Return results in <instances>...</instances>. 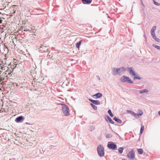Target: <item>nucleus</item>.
<instances>
[{
    "instance_id": "obj_1",
    "label": "nucleus",
    "mask_w": 160,
    "mask_h": 160,
    "mask_svg": "<svg viewBox=\"0 0 160 160\" xmlns=\"http://www.w3.org/2000/svg\"><path fill=\"white\" fill-rule=\"evenodd\" d=\"M112 75L114 76L118 75L120 76L126 71V69L124 67H122L118 68L113 67L112 68Z\"/></svg>"
},
{
    "instance_id": "obj_2",
    "label": "nucleus",
    "mask_w": 160,
    "mask_h": 160,
    "mask_svg": "<svg viewBox=\"0 0 160 160\" xmlns=\"http://www.w3.org/2000/svg\"><path fill=\"white\" fill-rule=\"evenodd\" d=\"M62 106V110L63 113L65 116H69L70 113V111L68 106L63 104H61Z\"/></svg>"
},
{
    "instance_id": "obj_3",
    "label": "nucleus",
    "mask_w": 160,
    "mask_h": 160,
    "mask_svg": "<svg viewBox=\"0 0 160 160\" xmlns=\"http://www.w3.org/2000/svg\"><path fill=\"white\" fill-rule=\"evenodd\" d=\"M120 81L122 82H127L130 84H132L133 83V81L129 77L125 76H122L120 78Z\"/></svg>"
},
{
    "instance_id": "obj_4",
    "label": "nucleus",
    "mask_w": 160,
    "mask_h": 160,
    "mask_svg": "<svg viewBox=\"0 0 160 160\" xmlns=\"http://www.w3.org/2000/svg\"><path fill=\"white\" fill-rule=\"evenodd\" d=\"M156 28V26H155L152 28L150 31L151 35L153 39L158 42H160V39L157 38L155 34V31Z\"/></svg>"
},
{
    "instance_id": "obj_5",
    "label": "nucleus",
    "mask_w": 160,
    "mask_h": 160,
    "mask_svg": "<svg viewBox=\"0 0 160 160\" xmlns=\"http://www.w3.org/2000/svg\"><path fill=\"white\" fill-rule=\"evenodd\" d=\"M97 150L98 154L100 157H102L104 156V148L103 146L101 145H99L98 147Z\"/></svg>"
},
{
    "instance_id": "obj_6",
    "label": "nucleus",
    "mask_w": 160,
    "mask_h": 160,
    "mask_svg": "<svg viewBox=\"0 0 160 160\" xmlns=\"http://www.w3.org/2000/svg\"><path fill=\"white\" fill-rule=\"evenodd\" d=\"M107 147L109 149L112 150H115L117 149L116 145L112 142H108Z\"/></svg>"
},
{
    "instance_id": "obj_7",
    "label": "nucleus",
    "mask_w": 160,
    "mask_h": 160,
    "mask_svg": "<svg viewBox=\"0 0 160 160\" xmlns=\"http://www.w3.org/2000/svg\"><path fill=\"white\" fill-rule=\"evenodd\" d=\"M127 157L131 159H134L135 158L134 152L133 150L130 151L128 154Z\"/></svg>"
},
{
    "instance_id": "obj_8",
    "label": "nucleus",
    "mask_w": 160,
    "mask_h": 160,
    "mask_svg": "<svg viewBox=\"0 0 160 160\" xmlns=\"http://www.w3.org/2000/svg\"><path fill=\"white\" fill-rule=\"evenodd\" d=\"M24 118L23 116H21L17 118L15 121L18 123L22 122L24 120Z\"/></svg>"
},
{
    "instance_id": "obj_9",
    "label": "nucleus",
    "mask_w": 160,
    "mask_h": 160,
    "mask_svg": "<svg viewBox=\"0 0 160 160\" xmlns=\"http://www.w3.org/2000/svg\"><path fill=\"white\" fill-rule=\"evenodd\" d=\"M133 67L129 68L128 70L129 71V73L132 74V76H134L136 75V74L135 71L133 70Z\"/></svg>"
},
{
    "instance_id": "obj_10",
    "label": "nucleus",
    "mask_w": 160,
    "mask_h": 160,
    "mask_svg": "<svg viewBox=\"0 0 160 160\" xmlns=\"http://www.w3.org/2000/svg\"><path fill=\"white\" fill-rule=\"evenodd\" d=\"M102 95L101 93H98L92 96L94 98L97 99L98 98H100L102 97Z\"/></svg>"
},
{
    "instance_id": "obj_11",
    "label": "nucleus",
    "mask_w": 160,
    "mask_h": 160,
    "mask_svg": "<svg viewBox=\"0 0 160 160\" xmlns=\"http://www.w3.org/2000/svg\"><path fill=\"white\" fill-rule=\"evenodd\" d=\"M107 118L108 120L107 119V118H106L105 119L107 121H108V120L110 123H111L112 124H114V122L112 119L108 115L107 116Z\"/></svg>"
},
{
    "instance_id": "obj_12",
    "label": "nucleus",
    "mask_w": 160,
    "mask_h": 160,
    "mask_svg": "<svg viewBox=\"0 0 160 160\" xmlns=\"http://www.w3.org/2000/svg\"><path fill=\"white\" fill-rule=\"evenodd\" d=\"M92 0H82V2L83 4H90L92 2Z\"/></svg>"
},
{
    "instance_id": "obj_13",
    "label": "nucleus",
    "mask_w": 160,
    "mask_h": 160,
    "mask_svg": "<svg viewBox=\"0 0 160 160\" xmlns=\"http://www.w3.org/2000/svg\"><path fill=\"white\" fill-rule=\"evenodd\" d=\"M116 122H117L118 123L120 124L122 122V121L121 120L119 119L118 118L116 117H115L113 118Z\"/></svg>"
},
{
    "instance_id": "obj_14",
    "label": "nucleus",
    "mask_w": 160,
    "mask_h": 160,
    "mask_svg": "<svg viewBox=\"0 0 160 160\" xmlns=\"http://www.w3.org/2000/svg\"><path fill=\"white\" fill-rule=\"evenodd\" d=\"M142 78V77H141L138 74L136 73V75L134 76L133 79L134 80L137 79L140 80Z\"/></svg>"
},
{
    "instance_id": "obj_15",
    "label": "nucleus",
    "mask_w": 160,
    "mask_h": 160,
    "mask_svg": "<svg viewBox=\"0 0 160 160\" xmlns=\"http://www.w3.org/2000/svg\"><path fill=\"white\" fill-rule=\"evenodd\" d=\"M149 91L146 89H143L139 91V93H147Z\"/></svg>"
},
{
    "instance_id": "obj_16",
    "label": "nucleus",
    "mask_w": 160,
    "mask_h": 160,
    "mask_svg": "<svg viewBox=\"0 0 160 160\" xmlns=\"http://www.w3.org/2000/svg\"><path fill=\"white\" fill-rule=\"evenodd\" d=\"M92 104L96 105H98L100 104V102L98 100H94Z\"/></svg>"
},
{
    "instance_id": "obj_17",
    "label": "nucleus",
    "mask_w": 160,
    "mask_h": 160,
    "mask_svg": "<svg viewBox=\"0 0 160 160\" xmlns=\"http://www.w3.org/2000/svg\"><path fill=\"white\" fill-rule=\"evenodd\" d=\"M24 30L23 31H24L26 32V31H29L30 32H32V29H30L29 28H28L27 27H25L24 28Z\"/></svg>"
},
{
    "instance_id": "obj_18",
    "label": "nucleus",
    "mask_w": 160,
    "mask_h": 160,
    "mask_svg": "<svg viewBox=\"0 0 160 160\" xmlns=\"http://www.w3.org/2000/svg\"><path fill=\"white\" fill-rule=\"evenodd\" d=\"M81 41H79V42L77 43L76 44V46L77 48H79L80 47V45L81 44Z\"/></svg>"
},
{
    "instance_id": "obj_19",
    "label": "nucleus",
    "mask_w": 160,
    "mask_h": 160,
    "mask_svg": "<svg viewBox=\"0 0 160 160\" xmlns=\"http://www.w3.org/2000/svg\"><path fill=\"white\" fill-rule=\"evenodd\" d=\"M92 106L93 108L95 110H97V107L95 105H94V104H92V103H91L90 104Z\"/></svg>"
},
{
    "instance_id": "obj_20",
    "label": "nucleus",
    "mask_w": 160,
    "mask_h": 160,
    "mask_svg": "<svg viewBox=\"0 0 160 160\" xmlns=\"http://www.w3.org/2000/svg\"><path fill=\"white\" fill-rule=\"evenodd\" d=\"M123 148L122 147H120L118 149V150L119 152L121 154L122 153L123 151Z\"/></svg>"
},
{
    "instance_id": "obj_21",
    "label": "nucleus",
    "mask_w": 160,
    "mask_h": 160,
    "mask_svg": "<svg viewBox=\"0 0 160 160\" xmlns=\"http://www.w3.org/2000/svg\"><path fill=\"white\" fill-rule=\"evenodd\" d=\"M108 113L109 114V115L111 117H113V115L112 113V111L110 109H109L108 111Z\"/></svg>"
},
{
    "instance_id": "obj_22",
    "label": "nucleus",
    "mask_w": 160,
    "mask_h": 160,
    "mask_svg": "<svg viewBox=\"0 0 160 160\" xmlns=\"http://www.w3.org/2000/svg\"><path fill=\"white\" fill-rule=\"evenodd\" d=\"M138 153L139 154H141L143 152V150L141 148H139L138 149Z\"/></svg>"
},
{
    "instance_id": "obj_23",
    "label": "nucleus",
    "mask_w": 160,
    "mask_h": 160,
    "mask_svg": "<svg viewBox=\"0 0 160 160\" xmlns=\"http://www.w3.org/2000/svg\"><path fill=\"white\" fill-rule=\"evenodd\" d=\"M144 128V126L142 125L141 128V129H140V133L141 134L142 133V132L143 131Z\"/></svg>"
},
{
    "instance_id": "obj_24",
    "label": "nucleus",
    "mask_w": 160,
    "mask_h": 160,
    "mask_svg": "<svg viewBox=\"0 0 160 160\" xmlns=\"http://www.w3.org/2000/svg\"><path fill=\"white\" fill-rule=\"evenodd\" d=\"M152 46L157 49L160 50V46L154 44H153Z\"/></svg>"
},
{
    "instance_id": "obj_25",
    "label": "nucleus",
    "mask_w": 160,
    "mask_h": 160,
    "mask_svg": "<svg viewBox=\"0 0 160 160\" xmlns=\"http://www.w3.org/2000/svg\"><path fill=\"white\" fill-rule=\"evenodd\" d=\"M95 129V127L94 126L92 125L90 127V131H92V130H93Z\"/></svg>"
},
{
    "instance_id": "obj_26",
    "label": "nucleus",
    "mask_w": 160,
    "mask_h": 160,
    "mask_svg": "<svg viewBox=\"0 0 160 160\" xmlns=\"http://www.w3.org/2000/svg\"><path fill=\"white\" fill-rule=\"evenodd\" d=\"M127 112L129 113H130L133 116L134 114V112L133 111L130 110H127Z\"/></svg>"
},
{
    "instance_id": "obj_27",
    "label": "nucleus",
    "mask_w": 160,
    "mask_h": 160,
    "mask_svg": "<svg viewBox=\"0 0 160 160\" xmlns=\"http://www.w3.org/2000/svg\"><path fill=\"white\" fill-rule=\"evenodd\" d=\"M106 138H110L112 137V136L110 134H108L106 135Z\"/></svg>"
},
{
    "instance_id": "obj_28",
    "label": "nucleus",
    "mask_w": 160,
    "mask_h": 160,
    "mask_svg": "<svg viewBox=\"0 0 160 160\" xmlns=\"http://www.w3.org/2000/svg\"><path fill=\"white\" fill-rule=\"evenodd\" d=\"M138 110L140 111V112L139 113H138L139 115L140 116L142 115L143 114V112L140 109H139Z\"/></svg>"
},
{
    "instance_id": "obj_29",
    "label": "nucleus",
    "mask_w": 160,
    "mask_h": 160,
    "mask_svg": "<svg viewBox=\"0 0 160 160\" xmlns=\"http://www.w3.org/2000/svg\"><path fill=\"white\" fill-rule=\"evenodd\" d=\"M117 136H118V137L119 138V139H120V140H121V141H123V139L122 138L119 136V135L118 134H117Z\"/></svg>"
},
{
    "instance_id": "obj_30",
    "label": "nucleus",
    "mask_w": 160,
    "mask_h": 160,
    "mask_svg": "<svg viewBox=\"0 0 160 160\" xmlns=\"http://www.w3.org/2000/svg\"><path fill=\"white\" fill-rule=\"evenodd\" d=\"M155 4L156 5H157V6H160V3H158V2H155Z\"/></svg>"
},
{
    "instance_id": "obj_31",
    "label": "nucleus",
    "mask_w": 160,
    "mask_h": 160,
    "mask_svg": "<svg viewBox=\"0 0 160 160\" xmlns=\"http://www.w3.org/2000/svg\"><path fill=\"white\" fill-rule=\"evenodd\" d=\"M133 116H134L135 117H138L137 116V113H135L134 112V114H133Z\"/></svg>"
},
{
    "instance_id": "obj_32",
    "label": "nucleus",
    "mask_w": 160,
    "mask_h": 160,
    "mask_svg": "<svg viewBox=\"0 0 160 160\" xmlns=\"http://www.w3.org/2000/svg\"><path fill=\"white\" fill-rule=\"evenodd\" d=\"M89 101H90L92 103H93V101H94V100H92V99H91V98H89Z\"/></svg>"
},
{
    "instance_id": "obj_33",
    "label": "nucleus",
    "mask_w": 160,
    "mask_h": 160,
    "mask_svg": "<svg viewBox=\"0 0 160 160\" xmlns=\"http://www.w3.org/2000/svg\"><path fill=\"white\" fill-rule=\"evenodd\" d=\"M96 77L99 80V81H100V78L99 77V76H96Z\"/></svg>"
},
{
    "instance_id": "obj_34",
    "label": "nucleus",
    "mask_w": 160,
    "mask_h": 160,
    "mask_svg": "<svg viewBox=\"0 0 160 160\" xmlns=\"http://www.w3.org/2000/svg\"><path fill=\"white\" fill-rule=\"evenodd\" d=\"M143 37H144V38H145L146 41H147V37H146V36L145 34H144Z\"/></svg>"
},
{
    "instance_id": "obj_35",
    "label": "nucleus",
    "mask_w": 160,
    "mask_h": 160,
    "mask_svg": "<svg viewBox=\"0 0 160 160\" xmlns=\"http://www.w3.org/2000/svg\"><path fill=\"white\" fill-rule=\"evenodd\" d=\"M153 1V3L155 4V2H156V1H155V0H152Z\"/></svg>"
},
{
    "instance_id": "obj_36",
    "label": "nucleus",
    "mask_w": 160,
    "mask_h": 160,
    "mask_svg": "<svg viewBox=\"0 0 160 160\" xmlns=\"http://www.w3.org/2000/svg\"><path fill=\"white\" fill-rule=\"evenodd\" d=\"M2 20H0V23H1L2 22Z\"/></svg>"
},
{
    "instance_id": "obj_37",
    "label": "nucleus",
    "mask_w": 160,
    "mask_h": 160,
    "mask_svg": "<svg viewBox=\"0 0 160 160\" xmlns=\"http://www.w3.org/2000/svg\"><path fill=\"white\" fill-rule=\"evenodd\" d=\"M26 124H28V125H30V123H28V122H26Z\"/></svg>"
},
{
    "instance_id": "obj_38",
    "label": "nucleus",
    "mask_w": 160,
    "mask_h": 160,
    "mask_svg": "<svg viewBox=\"0 0 160 160\" xmlns=\"http://www.w3.org/2000/svg\"><path fill=\"white\" fill-rule=\"evenodd\" d=\"M137 117H138L139 116H140L138 114V113H137Z\"/></svg>"
},
{
    "instance_id": "obj_39",
    "label": "nucleus",
    "mask_w": 160,
    "mask_h": 160,
    "mask_svg": "<svg viewBox=\"0 0 160 160\" xmlns=\"http://www.w3.org/2000/svg\"><path fill=\"white\" fill-rule=\"evenodd\" d=\"M158 114L160 115V110L159 111H158Z\"/></svg>"
},
{
    "instance_id": "obj_40",
    "label": "nucleus",
    "mask_w": 160,
    "mask_h": 160,
    "mask_svg": "<svg viewBox=\"0 0 160 160\" xmlns=\"http://www.w3.org/2000/svg\"><path fill=\"white\" fill-rule=\"evenodd\" d=\"M122 160H125V159H123Z\"/></svg>"
},
{
    "instance_id": "obj_41",
    "label": "nucleus",
    "mask_w": 160,
    "mask_h": 160,
    "mask_svg": "<svg viewBox=\"0 0 160 160\" xmlns=\"http://www.w3.org/2000/svg\"><path fill=\"white\" fill-rule=\"evenodd\" d=\"M159 12H160V11H159Z\"/></svg>"
}]
</instances>
